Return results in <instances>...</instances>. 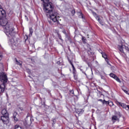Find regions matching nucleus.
I'll list each match as a JSON object with an SVG mask.
<instances>
[{"mask_svg":"<svg viewBox=\"0 0 129 129\" xmlns=\"http://www.w3.org/2000/svg\"><path fill=\"white\" fill-rule=\"evenodd\" d=\"M72 14H73V15H75V10H73L72 11Z\"/></svg>","mask_w":129,"mask_h":129,"instance_id":"obj_25","label":"nucleus"},{"mask_svg":"<svg viewBox=\"0 0 129 129\" xmlns=\"http://www.w3.org/2000/svg\"><path fill=\"white\" fill-rule=\"evenodd\" d=\"M79 15L80 16V18H82V19H84V17H83V14H82V13H81V12H79Z\"/></svg>","mask_w":129,"mask_h":129,"instance_id":"obj_15","label":"nucleus"},{"mask_svg":"<svg viewBox=\"0 0 129 129\" xmlns=\"http://www.w3.org/2000/svg\"><path fill=\"white\" fill-rule=\"evenodd\" d=\"M0 81L3 82V84L0 85V94L3 93L6 89L5 83H7L8 81V78H7V75L5 73H2L0 76Z\"/></svg>","mask_w":129,"mask_h":129,"instance_id":"obj_3","label":"nucleus"},{"mask_svg":"<svg viewBox=\"0 0 129 129\" xmlns=\"http://www.w3.org/2000/svg\"><path fill=\"white\" fill-rule=\"evenodd\" d=\"M101 54H102L103 58H105V60L107 62L108 65H110V63L108 61V58H107V55H106L104 52H101Z\"/></svg>","mask_w":129,"mask_h":129,"instance_id":"obj_6","label":"nucleus"},{"mask_svg":"<svg viewBox=\"0 0 129 129\" xmlns=\"http://www.w3.org/2000/svg\"><path fill=\"white\" fill-rule=\"evenodd\" d=\"M113 121L118 120V118L116 116H113L112 117Z\"/></svg>","mask_w":129,"mask_h":129,"instance_id":"obj_13","label":"nucleus"},{"mask_svg":"<svg viewBox=\"0 0 129 129\" xmlns=\"http://www.w3.org/2000/svg\"><path fill=\"white\" fill-rule=\"evenodd\" d=\"M24 39L25 41H26V40H28V36L25 35V36H24Z\"/></svg>","mask_w":129,"mask_h":129,"instance_id":"obj_24","label":"nucleus"},{"mask_svg":"<svg viewBox=\"0 0 129 129\" xmlns=\"http://www.w3.org/2000/svg\"><path fill=\"white\" fill-rule=\"evenodd\" d=\"M71 92H72L73 94L74 93V92H73V91H72Z\"/></svg>","mask_w":129,"mask_h":129,"instance_id":"obj_29","label":"nucleus"},{"mask_svg":"<svg viewBox=\"0 0 129 129\" xmlns=\"http://www.w3.org/2000/svg\"><path fill=\"white\" fill-rule=\"evenodd\" d=\"M2 59H3V54L0 53V61L2 60Z\"/></svg>","mask_w":129,"mask_h":129,"instance_id":"obj_23","label":"nucleus"},{"mask_svg":"<svg viewBox=\"0 0 129 129\" xmlns=\"http://www.w3.org/2000/svg\"><path fill=\"white\" fill-rule=\"evenodd\" d=\"M110 77H112V78H113L115 79V80L117 81V82H119L120 83L121 81L119 78L116 76V75H114L113 73H111L109 74Z\"/></svg>","mask_w":129,"mask_h":129,"instance_id":"obj_5","label":"nucleus"},{"mask_svg":"<svg viewBox=\"0 0 129 129\" xmlns=\"http://www.w3.org/2000/svg\"><path fill=\"white\" fill-rule=\"evenodd\" d=\"M13 117L14 118V120L15 121H18V117H19V115H18V113L16 112H14L13 113Z\"/></svg>","mask_w":129,"mask_h":129,"instance_id":"obj_9","label":"nucleus"},{"mask_svg":"<svg viewBox=\"0 0 129 129\" xmlns=\"http://www.w3.org/2000/svg\"><path fill=\"white\" fill-rule=\"evenodd\" d=\"M103 104H108L109 103V101H106L104 100V101L102 102Z\"/></svg>","mask_w":129,"mask_h":129,"instance_id":"obj_16","label":"nucleus"},{"mask_svg":"<svg viewBox=\"0 0 129 129\" xmlns=\"http://www.w3.org/2000/svg\"><path fill=\"white\" fill-rule=\"evenodd\" d=\"M118 48L119 49V50L120 52H121V53H123V45H118Z\"/></svg>","mask_w":129,"mask_h":129,"instance_id":"obj_12","label":"nucleus"},{"mask_svg":"<svg viewBox=\"0 0 129 129\" xmlns=\"http://www.w3.org/2000/svg\"><path fill=\"white\" fill-rule=\"evenodd\" d=\"M93 15L94 17H95V18L98 20V22L99 23V24H100V25H102V26H103V24H102V22H101V21H100V19H99V17L98 16H97V14H96V13L93 12Z\"/></svg>","mask_w":129,"mask_h":129,"instance_id":"obj_8","label":"nucleus"},{"mask_svg":"<svg viewBox=\"0 0 129 129\" xmlns=\"http://www.w3.org/2000/svg\"><path fill=\"white\" fill-rule=\"evenodd\" d=\"M99 101H101V102H102H102L104 101V100H102V99H99Z\"/></svg>","mask_w":129,"mask_h":129,"instance_id":"obj_26","label":"nucleus"},{"mask_svg":"<svg viewBox=\"0 0 129 129\" xmlns=\"http://www.w3.org/2000/svg\"><path fill=\"white\" fill-rule=\"evenodd\" d=\"M76 111L78 114H82V113L84 112V110H83L82 109H77Z\"/></svg>","mask_w":129,"mask_h":129,"instance_id":"obj_11","label":"nucleus"},{"mask_svg":"<svg viewBox=\"0 0 129 129\" xmlns=\"http://www.w3.org/2000/svg\"><path fill=\"white\" fill-rule=\"evenodd\" d=\"M62 32L63 33V34H64V35H67V32H66V31L65 30H63L62 31Z\"/></svg>","mask_w":129,"mask_h":129,"instance_id":"obj_21","label":"nucleus"},{"mask_svg":"<svg viewBox=\"0 0 129 129\" xmlns=\"http://www.w3.org/2000/svg\"><path fill=\"white\" fill-rule=\"evenodd\" d=\"M0 24L4 29V33L9 39V43L12 45H15L17 43V38H16V32L13 25L9 23V21L6 17L2 18L0 20Z\"/></svg>","mask_w":129,"mask_h":129,"instance_id":"obj_1","label":"nucleus"},{"mask_svg":"<svg viewBox=\"0 0 129 129\" xmlns=\"http://www.w3.org/2000/svg\"><path fill=\"white\" fill-rule=\"evenodd\" d=\"M82 40L84 43H86V39H85V38L84 37H82Z\"/></svg>","mask_w":129,"mask_h":129,"instance_id":"obj_19","label":"nucleus"},{"mask_svg":"<svg viewBox=\"0 0 129 129\" xmlns=\"http://www.w3.org/2000/svg\"><path fill=\"white\" fill-rule=\"evenodd\" d=\"M71 65H72V68H73V73H75V67H74V65H73V63H72V62H71Z\"/></svg>","mask_w":129,"mask_h":129,"instance_id":"obj_14","label":"nucleus"},{"mask_svg":"<svg viewBox=\"0 0 129 129\" xmlns=\"http://www.w3.org/2000/svg\"><path fill=\"white\" fill-rule=\"evenodd\" d=\"M60 62H59V61L57 62V64H59Z\"/></svg>","mask_w":129,"mask_h":129,"instance_id":"obj_30","label":"nucleus"},{"mask_svg":"<svg viewBox=\"0 0 129 129\" xmlns=\"http://www.w3.org/2000/svg\"><path fill=\"white\" fill-rule=\"evenodd\" d=\"M1 119L5 124H8L10 121L9 115H3L1 117Z\"/></svg>","mask_w":129,"mask_h":129,"instance_id":"obj_4","label":"nucleus"},{"mask_svg":"<svg viewBox=\"0 0 129 129\" xmlns=\"http://www.w3.org/2000/svg\"><path fill=\"white\" fill-rule=\"evenodd\" d=\"M30 120H31V117H30Z\"/></svg>","mask_w":129,"mask_h":129,"instance_id":"obj_31","label":"nucleus"},{"mask_svg":"<svg viewBox=\"0 0 129 129\" xmlns=\"http://www.w3.org/2000/svg\"><path fill=\"white\" fill-rule=\"evenodd\" d=\"M30 34L32 35L33 34V29L30 28L29 29Z\"/></svg>","mask_w":129,"mask_h":129,"instance_id":"obj_20","label":"nucleus"},{"mask_svg":"<svg viewBox=\"0 0 129 129\" xmlns=\"http://www.w3.org/2000/svg\"><path fill=\"white\" fill-rule=\"evenodd\" d=\"M108 105H109V106H112L113 105V102L111 101H109Z\"/></svg>","mask_w":129,"mask_h":129,"instance_id":"obj_17","label":"nucleus"},{"mask_svg":"<svg viewBox=\"0 0 129 129\" xmlns=\"http://www.w3.org/2000/svg\"><path fill=\"white\" fill-rule=\"evenodd\" d=\"M125 50H126L127 51H128V52H129V48H128V47H127V46H125Z\"/></svg>","mask_w":129,"mask_h":129,"instance_id":"obj_22","label":"nucleus"},{"mask_svg":"<svg viewBox=\"0 0 129 129\" xmlns=\"http://www.w3.org/2000/svg\"><path fill=\"white\" fill-rule=\"evenodd\" d=\"M26 19H27V21H28V17L27 16H25Z\"/></svg>","mask_w":129,"mask_h":129,"instance_id":"obj_28","label":"nucleus"},{"mask_svg":"<svg viewBox=\"0 0 129 129\" xmlns=\"http://www.w3.org/2000/svg\"><path fill=\"white\" fill-rule=\"evenodd\" d=\"M101 79H104V77L101 76Z\"/></svg>","mask_w":129,"mask_h":129,"instance_id":"obj_27","label":"nucleus"},{"mask_svg":"<svg viewBox=\"0 0 129 129\" xmlns=\"http://www.w3.org/2000/svg\"><path fill=\"white\" fill-rule=\"evenodd\" d=\"M116 104L118 105V106H121L122 107V108H125L126 109V105L124 104V103H121L120 102H116Z\"/></svg>","mask_w":129,"mask_h":129,"instance_id":"obj_7","label":"nucleus"},{"mask_svg":"<svg viewBox=\"0 0 129 129\" xmlns=\"http://www.w3.org/2000/svg\"><path fill=\"white\" fill-rule=\"evenodd\" d=\"M1 113L3 114V115H9L8 111H7V109L6 108H4L2 110Z\"/></svg>","mask_w":129,"mask_h":129,"instance_id":"obj_10","label":"nucleus"},{"mask_svg":"<svg viewBox=\"0 0 129 129\" xmlns=\"http://www.w3.org/2000/svg\"><path fill=\"white\" fill-rule=\"evenodd\" d=\"M43 2V10L47 16H49L50 20L54 23H58L59 17L58 16V13L56 12H53V6L52 3H49V0H41Z\"/></svg>","mask_w":129,"mask_h":129,"instance_id":"obj_2","label":"nucleus"},{"mask_svg":"<svg viewBox=\"0 0 129 129\" xmlns=\"http://www.w3.org/2000/svg\"><path fill=\"white\" fill-rule=\"evenodd\" d=\"M17 65H19V66H22V63L20 61H18L16 60Z\"/></svg>","mask_w":129,"mask_h":129,"instance_id":"obj_18","label":"nucleus"}]
</instances>
